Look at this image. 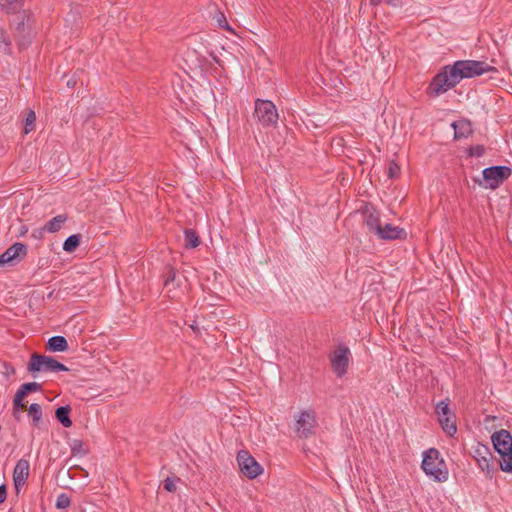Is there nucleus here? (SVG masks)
<instances>
[{
  "mask_svg": "<svg viewBox=\"0 0 512 512\" xmlns=\"http://www.w3.org/2000/svg\"><path fill=\"white\" fill-rule=\"evenodd\" d=\"M351 352L343 344L338 345L330 354L331 368L338 378H342L348 370Z\"/></svg>",
  "mask_w": 512,
  "mask_h": 512,
  "instance_id": "7",
  "label": "nucleus"
},
{
  "mask_svg": "<svg viewBox=\"0 0 512 512\" xmlns=\"http://www.w3.org/2000/svg\"><path fill=\"white\" fill-rule=\"evenodd\" d=\"M483 449H484V451H485L486 453H489V449H488V447L483 446Z\"/></svg>",
  "mask_w": 512,
  "mask_h": 512,
  "instance_id": "43",
  "label": "nucleus"
},
{
  "mask_svg": "<svg viewBox=\"0 0 512 512\" xmlns=\"http://www.w3.org/2000/svg\"><path fill=\"white\" fill-rule=\"evenodd\" d=\"M44 232H46L44 230V227H42L41 229H36L32 232L31 237L37 240H41L43 238Z\"/></svg>",
  "mask_w": 512,
  "mask_h": 512,
  "instance_id": "37",
  "label": "nucleus"
},
{
  "mask_svg": "<svg viewBox=\"0 0 512 512\" xmlns=\"http://www.w3.org/2000/svg\"><path fill=\"white\" fill-rule=\"evenodd\" d=\"M400 174V166L395 162L391 161L389 163L387 175L389 178L394 179L397 178Z\"/></svg>",
  "mask_w": 512,
  "mask_h": 512,
  "instance_id": "32",
  "label": "nucleus"
},
{
  "mask_svg": "<svg viewBox=\"0 0 512 512\" xmlns=\"http://www.w3.org/2000/svg\"><path fill=\"white\" fill-rule=\"evenodd\" d=\"M494 449L499 453L512 451V435L506 429L496 431L491 436Z\"/></svg>",
  "mask_w": 512,
  "mask_h": 512,
  "instance_id": "13",
  "label": "nucleus"
},
{
  "mask_svg": "<svg viewBox=\"0 0 512 512\" xmlns=\"http://www.w3.org/2000/svg\"><path fill=\"white\" fill-rule=\"evenodd\" d=\"M165 285H168L169 283L173 282L175 280V277H176V271L174 268L172 267H169L167 272H166V275H165Z\"/></svg>",
  "mask_w": 512,
  "mask_h": 512,
  "instance_id": "36",
  "label": "nucleus"
},
{
  "mask_svg": "<svg viewBox=\"0 0 512 512\" xmlns=\"http://www.w3.org/2000/svg\"><path fill=\"white\" fill-rule=\"evenodd\" d=\"M7 497V487L5 484L0 485V504H2Z\"/></svg>",
  "mask_w": 512,
  "mask_h": 512,
  "instance_id": "38",
  "label": "nucleus"
},
{
  "mask_svg": "<svg viewBox=\"0 0 512 512\" xmlns=\"http://www.w3.org/2000/svg\"><path fill=\"white\" fill-rule=\"evenodd\" d=\"M70 504H71V501H70L69 496L66 493H61L60 495H58V497L56 499L55 506L58 509H66L70 506Z\"/></svg>",
  "mask_w": 512,
  "mask_h": 512,
  "instance_id": "30",
  "label": "nucleus"
},
{
  "mask_svg": "<svg viewBox=\"0 0 512 512\" xmlns=\"http://www.w3.org/2000/svg\"><path fill=\"white\" fill-rule=\"evenodd\" d=\"M70 412L71 407L69 405L60 406L55 411V417L57 421L65 428H69L72 426Z\"/></svg>",
  "mask_w": 512,
  "mask_h": 512,
  "instance_id": "20",
  "label": "nucleus"
},
{
  "mask_svg": "<svg viewBox=\"0 0 512 512\" xmlns=\"http://www.w3.org/2000/svg\"><path fill=\"white\" fill-rule=\"evenodd\" d=\"M164 489L168 492H175L176 485L175 480L173 478L167 477L163 482Z\"/></svg>",
  "mask_w": 512,
  "mask_h": 512,
  "instance_id": "34",
  "label": "nucleus"
},
{
  "mask_svg": "<svg viewBox=\"0 0 512 512\" xmlns=\"http://www.w3.org/2000/svg\"><path fill=\"white\" fill-rule=\"evenodd\" d=\"M375 235L382 240H396L405 239L407 233L403 228L387 223L385 225H381Z\"/></svg>",
  "mask_w": 512,
  "mask_h": 512,
  "instance_id": "14",
  "label": "nucleus"
},
{
  "mask_svg": "<svg viewBox=\"0 0 512 512\" xmlns=\"http://www.w3.org/2000/svg\"><path fill=\"white\" fill-rule=\"evenodd\" d=\"M200 237L193 229L184 230V247L186 249L196 248L200 245Z\"/></svg>",
  "mask_w": 512,
  "mask_h": 512,
  "instance_id": "23",
  "label": "nucleus"
},
{
  "mask_svg": "<svg viewBox=\"0 0 512 512\" xmlns=\"http://www.w3.org/2000/svg\"><path fill=\"white\" fill-rule=\"evenodd\" d=\"M75 84H76V82L74 80H68V82H67V86H69V87H74Z\"/></svg>",
  "mask_w": 512,
  "mask_h": 512,
  "instance_id": "41",
  "label": "nucleus"
},
{
  "mask_svg": "<svg viewBox=\"0 0 512 512\" xmlns=\"http://www.w3.org/2000/svg\"><path fill=\"white\" fill-rule=\"evenodd\" d=\"M0 44H4L5 47L8 49H10V47H11V40L8 37L5 30H3L1 27H0Z\"/></svg>",
  "mask_w": 512,
  "mask_h": 512,
  "instance_id": "35",
  "label": "nucleus"
},
{
  "mask_svg": "<svg viewBox=\"0 0 512 512\" xmlns=\"http://www.w3.org/2000/svg\"><path fill=\"white\" fill-rule=\"evenodd\" d=\"M14 40L20 50L27 49L36 37V20L31 10H23L10 22Z\"/></svg>",
  "mask_w": 512,
  "mask_h": 512,
  "instance_id": "1",
  "label": "nucleus"
},
{
  "mask_svg": "<svg viewBox=\"0 0 512 512\" xmlns=\"http://www.w3.org/2000/svg\"><path fill=\"white\" fill-rule=\"evenodd\" d=\"M29 476V462L26 459H20L13 471V480L15 487L18 488L23 485Z\"/></svg>",
  "mask_w": 512,
  "mask_h": 512,
  "instance_id": "16",
  "label": "nucleus"
},
{
  "mask_svg": "<svg viewBox=\"0 0 512 512\" xmlns=\"http://www.w3.org/2000/svg\"><path fill=\"white\" fill-rule=\"evenodd\" d=\"M485 147L483 145H474L467 148V154L470 157H482L485 153Z\"/></svg>",
  "mask_w": 512,
  "mask_h": 512,
  "instance_id": "31",
  "label": "nucleus"
},
{
  "mask_svg": "<svg viewBox=\"0 0 512 512\" xmlns=\"http://www.w3.org/2000/svg\"><path fill=\"white\" fill-rule=\"evenodd\" d=\"M42 391V384L38 382H27L20 386L13 399V415L18 418L17 411L26 410L24 399L33 392Z\"/></svg>",
  "mask_w": 512,
  "mask_h": 512,
  "instance_id": "11",
  "label": "nucleus"
},
{
  "mask_svg": "<svg viewBox=\"0 0 512 512\" xmlns=\"http://www.w3.org/2000/svg\"><path fill=\"white\" fill-rule=\"evenodd\" d=\"M482 462H483V464H480V465H481V467H482V469H483V470H484V469H487V470L489 471V469H490V467H491V465H490V463H489V460H488V459H486V457H483V458H482Z\"/></svg>",
  "mask_w": 512,
  "mask_h": 512,
  "instance_id": "39",
  "label": "nucleus"
},
{
  "mask_svg": "<svg viewBox=\"0 0 512 512\" xmlns=\"http://www.w3.org/2000/svg\"><path fill=\"white\" fill-rule=\"evenodd\" d=\"M222 18H223V20H219L220 26L223 27V28L230 29V27H229V25H228V23H227V21H226V19L224 18L223 15H222Z\"/></svg>",
  "mask_w": 512,
  "mask_h": 512,
  "instance_id": "40",
  "label": "nucleus"
},
{
  "mask_svg": "<svg viewBox=\"0 0 512 512\" xmlns=\"http://www.w3.org/2000/svg\"><path fill=\"white\" fill-rule=\"evenodd\" d=\"M454 138L462 139L468 137L472 133L471 124L469 121L453 122Z\"/></svg>",
  "mask_w": 512,
  "mask_h": 512,
  "instance_id": "21",
  "label": "nucleus"
},
{
  "mask_svg": "<svg viewBox=\"0 0 512 512\" xmlns=\"http://www.w3.org/2000/svg\"><path fill=\"white\" fill-rule=\"evenodd\" d=\"M237 462L240 471L249 479H254L263 472L262 466L246 450H240L238 452Z\"/></svg>",
  "mask_w": 512,
  "mask_h": 512,
  "instance_id": "9",
  "label": "nucleus"
},
{
  "mask_svg": "<svg viewBox=\"0 0 512 512\" xmlns=\"http://www.w3.org/2000/svg\"><path fill=\"white\" fill-rule=\"evenodd\" d=\"M453 75H456L460 82L465 78H474L488 72H497L494 66L484 61L477 60H458L452 64Z\"/></svg>",
  "mask_w": 512,
  "mask_h": 512,
  "instance_id": "5",
  "label": "nucleus"
},
{
  "mask_svg": "<svg viewBox=\"0 0 512 512\" xmlns=\"http://www.w3.org/2000/svg\"><path fill=\"white\" fill-rule=\"evenodd\" d=\"M254 116L263 126H274L278 121L277 108L270 100L257 99Z\"/></svg>",
  "mask_w": 512,
  "mask_h": 512,
  "instance_id": "6",
  "label": "nucleus"
},
{
  "mask_svg": "<svg viewBox=\"0 0 512 512\" xmlns=\"http://www.w3.org/2000/svg\"><path fill=\"white\" fill-rule=\"evenodd\" d=\"M36 122V114L33 110H29L25 119V133H29L34 129Z\"/></svg>",
  "mask_w": 512,
  "mask_h": 512,
  "instance_id": "28",
  "label": "nucleus"
},
{
  "mask_svg": "<svg viewBox=\"0 0 512 512\" xmlns=\"http://www.w3.org/2000/svg\"><path fill=\"white\" fill-rule=\"evenodd\" d=\"M421 468L427 476L436 482L448 480L449 472L446 463L435 448H430L424 452Z\"/></svg>",
  "mask_w": 512,
  "mask_h": 512,
  "instance_id": "2",
  "label": "nucleus"
},
{
  "mask_svg": "<svg viewBox=\"0 0 512 512\" xmlns=\"http://www.w3.org/2000/svg\"><path fill=\"white\" fill-rule=\"evenodd\" d=\"M499 455L501 456L499 461L501 470L507 473H512V450Z\"/></svg>",
  "mask_w": 512,
  "mask_h": 512,
  "instance_id": "26",
  "label": "nucleus"
},
{
  "mask_svg": "<svg viewBox=\"0 0 512 512\" xmlns=\"http://www.w3.org/2000/svg\"><path fill=\"white\" fill-rule=\"evenodd\" d=\"M71 451L73 455H86L88 450L80 440H74L71 445Z\"/></svg>",
  "mask_w": 512,
  "mask_h": 512,
  "instance_id": "27",
  "label": "nucleus"
},
{
  "mask_svg": "<svg viewBox=\"0 0 512 512\" xmlns=\"http://www.w3.org/2000/svg\"><path fill=\"white\" fill-rule=\"evenodd\" d=\"M68 348V342L63 336H53L46 343V349L50 352H65Z\"/></svg>",
  "mask_w": 512,
  "mask_h": 512,
  "instance_id": "18",
  "label": "nucleus"
},
{
  "mask_svg": "<svg viewBox=\"0 0 512 512\" xmlns=\"http://www.w3.org/2000/svg\"><path fill=\"white\" fill-rule=\"evenodd\" d=\"M80 240V234L70 235L69 237L66 238V240L63 243V250L68 253L74 252L80 245Z\"/></svg>",
  "mask_w": 512,
  "mask_h": 512,
  "instance_id": "24",
  "label": "nucleus"
},
{
  "mask_svg": "<svg viewBox=\"0 0 512 512\" xmlns=\"http://www.w3.org/2000/svg\"><path fill=\"white\" fill-rule=\"evenodd\" d=\"M511 173L512 170L508 166H491L482 171L483 181L486 182V187L496 189L511 176Z\"/></svg>",
  "mask_w": 512,
  "mask_h": 512,
  "instance_id": "8",
  "label": "nucleus"
},
{
  "mask_svg": "<svg viewBox=\"0 0 512 512\" xmlns=\"http://www.w3.org/2000/svg\"><path fill=\"white\" fill-rule=\"evenodd\" d=\"M3 367H4V371L2 373H3L4 377H6L7 379H9L11 376H13L16 373V370L11 363L5 362L3 364Z\"/></svg>",
  "mask_w": 512,
  "mask_h": 512,
  "instance_id": "33",
  "label": "nucleus"
},
{
  "mask_svg": "<svg viewBox=\"0 0 512 512\" xmlns=\"http://www.w3.org/2000/svg\"><path fill=\"white\" fill-rule=\"evenodd\" d=\"M317 426L314 411H302L295 422V431L300 438H308L315 433Z\"/></svg>",
  "mask_w": 512,
  "mask_h": 512,
  "instance_id": "10",
  "label": "nucleus"
},
{
  "mask_svg": "<svg viewBox=\"0 0 512 512\" xmlns=\"http://www.w3.org/2000/svg\"><path fill=\"white\" fill-rule=\"evenodd\" d=\"M24 0H0V10L6 14L18 15L24 8Z\"/></svg>",
  "mask_w": 512,
  "mask_h": 512,
  "instance_id": "17",
  "label": "nucleus"
},
{
  "mask_svg": "<svg viewBox=\"0 0 512 512\" xmlns=\"http://www.w3.org/2000/svg\"><path fill=\"white\" fill-rule=\"evenodd\" d=\"M27 371L34 377L37 378L40 373H56L60 371H69L61 362L57 361L51 356H46L34 352L30 355L27 363Z\"/></svg>",
  "mask_w": 512,
  "mask_h": 512,
  "instance_id": "3",
  "label": "nucleus"
},
{
  "mask_svg": "<svg viewBox=\"0 0 512 512\" xmlns=\"http://www.w3.org/2000/svg\"><path fill=\"white\" fill-rule=\"evenodd\" d=\"M66 221L67 216L65 214H60L50 219L43 227L46 232L56 233L62 228Z\"/></svg>",
  "mask_w": 512,
  "mask_h": 512,
  "instance_id": "22",
  "label": "nucleus"
},
{
  "mask_svg": "<svg viewBox=\"0 0 512 512\" xmlns=\"http://www.w3.org/2000/svg\"><path fill=\"white\" fill-rule=\"evenodd\" d=\"M27 255V246L16 242L0 255V266L21 261Z\"/></svg>",
  "mask_w": 512,
  "mask_h": 512,
  "instance_id": "12",
  "label": "nucleus"
},
{
  "mask_svg": "<svg viewBox=\"0 0 512 512\" xmlns=\"http://www.w3.org/2000/svg\"><path fill=\"white\" fill-rule=\"evenodd\" d=\"M474 181L478 183L480 186L483 185V182L478 178L474 179Z\"/></svg>",
  "mask_w": 512,
  "mask_h": 512,
  "instance_id": "42",
  "label": "nucleus"
},
{
  "mask_svg": "<svg viewBox=\"0 0 512 512\" xmlns=\"http://www.w3.org/2000/svg\"><path fill=\"white\" fill-rule=\"evenodd\" d=\"M452 65L444 66L431 80L426 93L430 97H437L459 84L456 75H453Z\"/></svg>",
  "mask_w": 512,
  "mask_h": 512,
  "instance_id": "4",
  "label": "nucleus"
},
{
  "mask_svg": "<svg viewBox=\"0 0 512 512\" xmlns=\"http://www.w3.org/2000/svg\"><path fill=\"white\" fill-rule=\"evenodd\" d=\"M438 422L443 429V431L450 437L454 436L457 432V427L455 423V414L451 412L443 417H438Z\"/></svg>",
  "mask_w": 512,
  "mask_h": 512,
  "instance_id": "19",
  "label": "nucleus"
},
{
  "mask_svg": "<svg viewBox=\"0 0 512 512\" xmlns=\"http://www.w3.org/2000/svg\"><path fill=\"white\" fill-rule=\"evenodd\" d=\"M435 412L438 417H443L450 414L452 411L449 409V404L446 401H440L436 404Z\"/></svg>",
  "mask_w": 512,
  "mask_h": 512,
  "instance_id": "29",
  "label": "nucleus"
},
{
  "mask_svg": "<svg viewBox=\"0 0 512 512\" xmlns=\"http://www.w3.org/2000/svg\"><path fill=\"white\" fill-rule=\"evenodd\" d=\"M364 221L370 233H376L381 227L380 212L372 205H366L363 210Z\"/></svg>",
  "mask_w": 512,
  "mask_h": 512,
  "instance_id": "15",
  "label": "nucleus"
},
{
  "mask_svg": "<svg viewBox=\"0 0 512 512\" xmlns=\"http://www.w3.org/2000/svg\"><path fill=\"white\" fill-rule=\"evenodd\" d=\"M28 413L32 417V425L39 427L42 419V408L37 403H32L28 408Z\"/></svg>",
  "mask_w": 512,
  "mask_h": 512,
  "instance_id": "25",
  "label": "nucleus"
}]
</instances>
